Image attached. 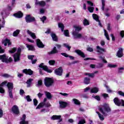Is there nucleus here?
<instances>
[{
	"label": "nucleus",
	"instance_id": "f257e3e1",
	"mask_svg": "<svg viewBox=\"0 0 124 124\" xmlns=\"http://www.w3.org/2000/svg\"><path fill=\"white\" fill-rule=\"evenodd\" d=\"M99 110L101 113H102L104 116H107V114L109 112H111V108L108 104H104L103 105L101 106Z\"/></svg>",
	"mask_w": 124,
	"mask_h": 124
},
{
	"label": "nucleus",
	"instance_id": "f03ea898",
	"mask_svg": "<svg viewBox=\"0 0 124 124\" xmlns=\"http://www.w3.org/2000/svg\"><path fill=\"white\" fill-rule=\"evenodd\" d=\"M54 83V80L51 78H46L45 79V85L46 87H51Z\"/></svg>",
	"mask_w": 124,
	"mask_h": 124
},
{
	"label": "nucleus",
	"instance_id": "7ed1b4c3",
	"mask_svg": "<svg viewBox=\"0 0 124 124\" xmlns=\"http://www.w3.org/2000/svg\"><path fill=\"white\" fill-rule=\"evenodd\" d=\"M21 48L17 49V52L14 55V59L15 62H19L20 61V56L21 55Z\"/></svg>",
	"mask_w": 124,
	"mask_h": 124
},
{
	"label": "nucleus",
	"instance_id": "20e7f679",
	"mask_svg": "<svg viewBox=\"0 0 124 124\" xmlns=\"http://www.w3.org/2000/svg\"><path fill=\"white\" fill-rule=\"evenodd\" d=\"M44 106L45 107H51V104L49 102L47 103H41L38 106L36 107V109H40V108H42Z\"/></svg>",
	"mask_w": 124,
	"mask_h": 124
},
{
	"label": "nucleus",
	"instance_id": "39448f33",
	"mask_svg": "<svg viewBox=\"0 0 124 124\" xmlns=\"http://www.w3.org/2000/svg\"><path fill=\"white\" fill-rule=\"evenodd\" d=\"M39 67H41V68H43V70H45V71H46V72H48V73H52L53 71L52 70H49L48 69V67H47V66L44 65V64L41 63L39 65Z\"/></svg>",
	"mask_w": 124,
	"mask_h": 124
},
{
	"label": "nucleus",
	"instance_id": "423d86ee",
	"mask_svg": "<svg viewBox=\"0 0 124 124\" xmlns=\"http://www.w3.org/2000/svg\"><path fill=\"white\" fill-rule=\"evenodd\" d=\"M113 101L115 105H117V106H122L123 100H120L117 97H116L114 99Z\"/></svg>",
	"mask_w": 124,
	"mask_h": 124
},
{
	"label": "nucleus",
	"instance_id": "0eeeda50",
	"mask_svg": "<svg viewBox=\"0 0 124 124\" xmlns=\"http://www.w3.org/2000/svg\"><path fill=\"white\" fill-rule=\"evenodd\" d=\"M54 73L56 75H58V76H62V68L60 67L59 68L55 69Z\"/></svg>",
	"mask_w": 124,
	"mask_h": 124
},
{
	"label": "nucleus",
	"instance_id": "6e6552de",
	"mask_svg": "<svg viewBox=\"0 0 124 124\" xmlns=\"http://www.w3.org/2000/svg\"><path fill=\"white\" fill-rule=\"evenodd\" d=\"M0 60L2 62H8V57L6 56L5 54L0 55Z\"/></svg>",
	"mask_w": 124,
	"mask_h": 124
},
{
	"label": "nucleus",
	"instance_id": "1a4fd4ad",
	"mask_svg": "<svg viewBox=\"0 0 124 124\" xmlns=\"http://www.w3.org/2000/svg\"><path fill=\"white\" fill-rule=\"evenodd\" d=\"M27 23H31V22H34L35 20L34 17L31 16L30 15H28L25 17Z\"/></svg>",
	"mask_w": 124,
	"mask_h": 124
},
{
	"label": "nucleus",
	"instance_id": "9d476101",
	"mask_svg": "<svg viewBox=\"0 0 124 124\" xmlns=\"http://www.w3.org/2000/svg\"><path fill=\"white\" fill-rule=\"evenodd\" d=\"M59 104H60L59 108H60L61 109H63L65 108L66 106H67V105H68V103L66 102L60 101Z\"/></svg>",
	"mask_w": 124,
	"mask_h": 124
},
{
	"label": "nucleus",
	"instance_id": "9b49d317",
	"mask_svg": "<svg viewBox=\"0 0 124 124\" xmlns=\"http://www.w3.org/2000/svg\"><path fill=\"white\" fill-rule=\"evenodd\" d=\"M93 18L94 19V20H95L96 22H98V25L100 27H102L101 23H100V21H99V17L97 15L93 14Z\"/></svg>",
	"mask_w": 124,
	"mask_h": 124
},
{
	"label": "nucleus",
	"instance_id": "f8f14e48",
	"mask_svg": "<svg viewBox=\"0 0 124 124\" xmlns=\"http://www.w3.org/2000/svg\"><path fill=\"white\" fill-rule=\"evenodd\" d=\"M12 111L13 113H14V114H16V115L19 113V108H18V107L16 105H15L12 108Z\"/></svg>",
	"mask_w": 124,
	"mask_h": 124
},
{
	"label": "nucleus",
	"instance_id": "ddd939ff",
	"mask_svg": "<svg viewBox=\"0 0 124 124\" xmlns=\"http://www.w3.org/2000/svg\"><path fill=\"white\" fill-rule=\"evenodd\" d=\"M72 34L75 38H81L82 34L78 32L73 31Z\"/></svg>",
	"mask_w": 124,
	"mask_h": 124
},
{
	"label": "nucleus",
	"instance_id": "4468645a",
	"mask_svg": "<svg viewBox=\"0 0 124 124\" xmlns=\"http://www.w3.org/2000/svg\"><path fill=\"white\" fill-rule=\"evenodd\" d=\"M36 44L39 48H44V45H43L42 42L39 39L36 40Z\"/></svg>",
	"mask_w": 124,
	"mask_h": 124
},
{
	"label": "nucleus",
	"instance_id": "2eb2a0df",
	"mask_svg": "<svg viewBox=\"0 0 124 124\" xmlns=\"http://www.w3.org/2000/svg\"><path fill=\"white\" fill-rule=\"evenodd\" d=\"M7 84V81H5L3 82L0 85V93H4V89L2 88L4 85Z\"/></svg>",
	"mask_w": 124,
	"mask_h": 124
},
{
	"label": "nucleus",
	"instance_id": "dca6fc26",
	"mask_svg": "<svg viewBox=\"0 0 124 124\" xmlns=\"http://www.w3.org/2000/svg\"><path fill=\"white\" fill-rule=\"evenodd\" d=\"M2 43L4 44V46H7V44L8 46H10V45H11V42H10V40H8L7 39L3 40L2 41Z\"/></svg>",
	"mask_w": 124,
	"mask_h": 124
},
{
	"label": "nucleus",
	"instance_id": "f3484780",
	"mask_svg": "<svg viewBox=\"0 0 124 124\" xmlns=\"http://www.w3.org/2000/svg\"><path fill=\"white\" fill-rule=\"evenodd\" d=\"M23 73H25V74H28V75H32V74L33 73V71H32L30 69H24L23 70Z\"/></svg>",
	"mask_w": 124,
	"mask_h": 124
},
{
	"label": "nucleus",
	"instance_id": "a211bd4d",
	"mask_svg": "<svg viewBox=\"0 0 124 124\" xmlns=\"http://www.w3.org/2000/svg\"><path fill=\"white\" fill-rule=\"evenodd\" d=\"M35 4L36 5H39L40 6H44V5L46 4V3H45V1H39L37 0H36Z\"/></svg>",
	"mask_w": 124,
	"mask_h": 124
},
{
	"label": "nucleus",
	"instance_id": "6ab92c4d",
	"mask_svg": "<svg viewBox=\"0 0 124 124\" xmlns=\"http://www.w3.org/2000/svg\"><path fill=\"white\" fill-rule=\"evenodd\" d=\"M26 115L24 114L21 118V121H20V124H28L29 122L28 121H25L26 120Z\"/></svg>",
	"mask_w": 124,
	"mask_h": 124
},
{
	"label": "nucleus",
	"instance_id": "aec40b11",
	"mask_svg": "<svg viewBox=\"0 0 124 124\" xmlns=\"http://www.w3.org/2000/svg\"><path fill=\"white\" fill-rule=\"evenodd\" d=\"M124 54L123 53V48H120L118 50L117 53V56L118 57V58H122L123 57Z\"/></svg>",
	"mask_w": 124,
	"mask_h": 124
},
{
	"label": "nucleus",
	"instance_id": "412c9836",
	"mask_svg": "<svg viewBox=\"0 0 124 124\" xmlns=\"http://www.w3.org/2000/svg\"><path fill=\"white\" fill-rule=\"evenodd\" d=\"M26 46L28 48L29 51H34V46L33 45L26 44Z\"/></svg>",
	"mask_w": 124,
	"mask_h": 124
},
{
	"label": "nucleus",
	"instance_id": "4be33fe9",
	"mask_svg": "<svg viewBox=\"0 0 124 124\" xmlns=\"http://www.w3.org/2000/svg\"><path fill=\"white\" fill-rule=\"evenodd\" d=\"M27 33L29 34V35H31V37H32L33 39H35V38H36V36H35V34L33 32H32L28 30Z\"/></svg>",
	"mask_w": 124,
	"mask_h": 124
},
{
	"label": "nucleus",
	"instance_id": "5701e85b",
	"mask_svg": "<svg viewBox=\"0 0 124 124\" xmlns=\"http://www.w3.org/2000/svg\"><path fill=\"white\" fill-rule=\"evenodd\" d=\"M7 87L8 89V91H12V90H13V83L8 82L7 84Z\"/></svg>",
	"mask_w": 124,
	"mask_h": 124
},
{
	"label": "nucleus",
	"instance_id": "b1692460",
	"mask_svg": "<svg viewBox=\"0 0 124 124\" xmlns=\"http://www.w3.org/2000/svg\"><path fill=\"white\" fill-rule=\"evenodd\" d=\"M76 53H77L79 56H80V57H82V58H85V56L84 53L82 52L80 50L78 49L75 51Z\"/></svg>",
	"mask_w": 124,
	"mask_h": 124
},
{
	"label": "nucleus",
	"instance_id": "393cba45",
	"mask_svg": "<svg viewBox=\"0 0 124 124\" xmlns=\"http://www.w3.org/2000/svg\"><path fill=\"white\" fill-rule=\"evenodd\" d=\"M14 16L16 18H22V17H23V13L21 12H18V13L15 14Z\"/></svg>",
	"mask_w": 124,
	"mask_h": 124
},
{
	"label": "nucleus",
	"instance_id": "a878e982",
	"mask_svg": "<svg viewBox=\"0 0 124 124\" xmlns=\"http://www.w3.org/2000/svg\"><path fill=\"white\" fill-rule=\"evenodd\" d=\"M33 81V79L32 78H29L27 80L26 82V84H27V88H30L31 86V82Z\"/></svg>",
	"mask_w": 124,
	"mask_h": 124
},
{
	"label": "nucleus",
	"instance_id": "bb28decb",
	"mask_svg": "<svg viewBox=\"0 0 124 124\" xmlns=\"http://www.w3.org/2000/svg\"><path fill=\"white\" fill-rule=\"evenodd\" d=\"M98 91H99L98 88L93 87L91 90V93H98Z\"/></svg>",
	"mask_w": 124,
	"mask_h": 124
},
{
	"label": "nucleus",
	"instance_id": "cd10ccee",
	"mask_svg": "<svg viewBox=\"0 0 124 124\" xmlns=\"http://www.w3.org/2000/svg\"><path fill=\"white\" fill-rule=\"evenodd\" d=\"M57 53H59V51L57 50V48L56 47V46H54L52 50L51 51H50L48 54L49 55H51L52 54H57Z\"/></svg>",
	"mask_w": 124,
	"mask_h": 124
},
{
	"label": "nucleus",
	"instance_id": "c85d7f7f",
	"mask_svg": "<svg viewBox=\"0 0 124 124\" xmlns=\"http://www.w3.org/2000/svg\"><path fill=\"white\" fill-rule=\"evenodd\" d=\"M61 55H62V56H63L65 58L69 57L70 59V60L74 59V57H73V56H69V55H68V54H66V53H62Z\"/></svg>",
	"mask_w": 124,
	"mask_h": 124
},
{
	"label": "nucleus",
	"instance_id": "c756f323",
	"mask_svg": "<svg viewBox=\"0 0 124 124\" xmlns=\"http://www.w3.org/2000/svg\"><path fill=\"white\" fill-rule=\"evenodd\" d=\"M61 118H62L61 115H53L51 117V120H60V122H61L62 121Z\"/></svg>",
	"mask_w": 124,
	"mask_h": 124
},
{
	"label": "nucleus",
	"instance_id": "7c9ffc66",
	"mask_svg": "<svg viewBox=\"0 0 124 124\" xmlns=\"http://www.w3.org/2000/svg\"><path fill=\"white\" fill-rule=\"evenodd\" d=\"M96 73H98V71H96L94 72L93 73H86L85 75H87V76H89V77L93 78L94 77V75L96 74Z\"/></svg>",
	"mask_w": 124,
	"mask_h": 124
},
{
	"label": "nucleus",
	"instance_id": "2f4dec72",
	"mask_svg": "<svg viewBox=\"0 0 124 124\" xmlns=\"http://www.w3.org/2000/svg\"><path fill=\"white\" fill-rule=\"evenodd\" d=\"M45 94L48 99H51L52 98V95H51V93L46 91L45 92Z\"/></svg>",
	"mask_w": 124,
	"mask_h": 124
},
{
	"label": "nucleus",
	"instance_id": "473e14b6",
	"mask_svg": "<svg viewBox=\"0 0 124 124\" xmlns=\"http://www.w3.org/2000/svg\"><path fill=\"white\" fill-rule=\"evenodd\" d=\"M75 30L73 31H75L76 32H78V31H80L82 30V27L80 26H74Z\"/></svg>",
	"mask_w": 124,
	"mask_h": 124
},
{
	"label": "nucleus",
	"instance_id": "72a5a7b5",
	"mask_svg": "<svg viewBox=\"0 0 124 124\" xmlns=\"http://www.w3.org/2000/svg\"><path fill=\"white\" fill-rule=\"evenodd\" d=\"M96 48H97V51L98 52V53H100V54H101L102 52H104V49L100 47V46H97Z\"/></svg>",
	"mask_w": 124,
	"mask_h": 124
},
{
	"label": "nucleus",
	"instance_id": "f704fd0d",
	"mask_svg": "<svg viewBox=\"0 0 124 124\" xmlns=\"http://www.w3.org/2000/svg\"><path fill=\"white\" fill-rule=\"evenodd\" d=\"M51 36L53 40H54V41H57L58 40V38L57 37V36L55 33H51Z\"/></svg>",
	"mask_w": 124,
	"mask_h": 124
},
{
	"label": "nucleus",
	"instance_id": "c9c22d12",
	"mask_svg": "<svg viewBox=\"0 0 124 124\" xmlns=\"http://www.w3.org/2000/svg\"><path fill=\"white\" fill-rule=\"evenodd\" d=\"M104 35L106 37L107 40H110V38H109V35L108 34V32L106 30H104Z\"/></svg>",
	"mask_w": 124,
	"mask_h": 124
},
{
	"label": "nucleus",
	"instance_id": "e433bc0d",
	"mask_svg": "<svg viewBox=\"0 0 124 124\" xmlns=\"http://www.w3.org/2000/svg\"><path fill=\"white\" fill-rule=\"evenodd\" d=\"M73 102H74V104H75L76 105H80V101H79L78 100L74 98L72 100Z\"/></svg>",
	"mask_w": 124,
	"mask_h": 124
},
{
	"label": "nucleus",
	"instance_id": "4c0bfd02",
	"mask_svg": "<svg viewBox=\"0 0 124 124\" xmlns=\"http://www.w3.org/2000/svg\"><path fill=\"white\" fill-rule=\"evenodd\" d=\"M90 78H84V83H85L86 85H88L90 84Z\"/></svg>",
	"mask_w": 124,
	"mask_h": 124
},
{
	"label": "nucleus",
	"instance_id": "58836bf2",
	"mask_svg": "<svg viewBox=\"0 0 124 124\" xmlns=\"http://www.w3.org/2000/svg\"><path fill=\"white\" fill-rule=\"evenodd\" d=\"M58 26L59 28H60V29H61L62 31H63V30H64V26L63 25V24H62V23H60L58 24Z\"/></svg>",
	"mask_w": 124,
	"mask_h": 124
},
{
	"label": "nucleus",
	"instance_id": "ea45409f",
	"mask_svg": "<svg viewBox=\"0 0 124 124\" xmlns=\"http://www.w3.org/2000/svg\"><path fill=\"white\" fill-rule=\"evenodd\" d=\"M83 24L84 26H89L90 25V23L89 22V20H87V19H84L83 22Z\"/></svg>",
	"mask_w": 124,
	"mask_h": 124
},
{
	"label": "nucleus",
	"instance_id": "a19ab883",
	"mask_svg": "<svg viewBox=\"0 0 124 124\" xmlns=\"http://www.w3.org/2000/svg\"><path fill=\"white\" fill-rule=\"evenodd\" d=\"M96 113L97 114H98V117L100 119V120H101V121H103V120H104V117H103V115H101L100 113H99V112H98V111H96Z\"/></svg>",
	"mask_w": 124,
	"mask_h": 124
},
{
	"label": "nucleus",
	"instance_id": "79ce46f5",
	"mask_svg": "<svg viewBox=\"0 0 124 124\" xmlns=\"http://www.w3.org/2000/svg\"><path fill=\"white\" fill-rule=\"evenodd\" d=\"M20 33V30H17L13 33V36H17Z\"/></svg>",
	"mask_w": 124,
	"mask_h": 124
},
{
	"label": "nucleus",
	"instance_id": "37998d69",
	"mask_svg": "<svg viewBox=\"0 0 124 124\" xmlns=\"http://www.w3.org/2000/svg\"><path fill=\"white\" fill-rule=\"evenodd\" d=\"M108 67H109L110 68H115V67H117V65L113 64H108Z\"/></svg>",
	"mask_w": 124,
	"mask_h": 124
},
{
	"label": "nucleus",
	"instance_id": "c03bdc74",
	"mask_svg": "<svg viewBox=\"0 0 124 124\" xmlns=\"http://www.w3.org/2000/svg\"><path fill=\"white\" fill-rule=\"evenodd\" d=\"M88 9L89 12H90L91 13H93V10H94V8L93 7H89L88 8Z\"/></svg>",
	"mask_w": 124,
	"mask_h": 124
},
{
	"label": "nucleus",
	"instance_id": "a18cd8bd",
	"mask_svg": "<svg viewBox=\"0 0 124 124\" xmlns=\"http://www.w3.org/2000/svg\"><path fill=\"white\" fill-rule=\"evenodd\" d=\"M55 63H56V61H55V60H50L48 62V63L49 64H50V65H54Z\"/></svg>",
	"mask_w": 124,
	"mask_h": 124
},
{
	"label": "nucleus",
	"instance_id": "49530a36",
	"mask_svg": "<svg viewBox=\"0 0 124 124\" xmlns=\"http://www.w3.org/2000/svg\"><path fill=\"white\" fill-rule=\"evenodd\" d=\"M105 7V0H102V10H104Z\"/></svg>",
	"mask_w": 124,
	"mask_h": 124
},
{
	"label": "nucleus",
	"instance_id": "de8ad7c7",
	"mask_svg": "<svg viewBox=\"0 0 124 124\" xmlns=\"http://www.w3.org/2000/svg\"><path fill=\"white\" fill-rule=\"evenodd\" d=\"M64 34L65 36L69 37V31H68V30H65L64 31Z\"/></svg>",
	"mask_w": 124,
	"mask_h": 124
},
{
	"label": "nucleus",
	"instance_id": "09e8293b",
	"mask_svg": "<svg viewBox=\"0 0 124 124\" xmlns=\"http://www.w3.org/2000/svg\"><path fill=\"white\" fill-rule=\"evenodd\" d=\"M99 58L102 60V61H103V62H104L105 63H107V61H106L105 59V58L103 56H100Z\"/></svg>",
	"mask_w": 124,
	"mask_h": 124
},
{
	"label": "nucleus",
	"instance_id": "8fccbe9b",
	"mask_svg": "<svg viewBox=\"0 0 124 124\" xmlns=\"http://www.w3.org/2000/svg\"><path fill=\"white\" fill-rule=\"evenodd\" d=\"M9 95L10 98H13V94H12V90L8 91Z\"/></svg>",
	"mask_w": 124,
	"mask_h": 124
},
{
	"label": "nucleus",
	"instance_id": "3c124183",
	"mask_svg": "<svg viewBox=\"0 0 124 124\" xmlns=\"http://www.w3.org/2000/svg\"><path fill=\"white\" fill-rule=\"evenodd\" d=\"M26 99L28 102H30L31 101V96H30V95L26 96Z\"/></svg>",
	"mask_w": 124,
	"mask_h": 124
},
{
	"label": "nucleus",
	"instance_id": "603ef678",
	"mask_svg": "<svg viewBox=\"0 0 124 124\" xmlns=\"http://www.w3.org/2000/svg\"><path fill=\"white\" fill-rule=\"evenodd\" d=\"M63 46H64V47H66V48H67V49L69 50H70V48H71V47H70L69 46V45L67 44H63Z\"/></svg>",
	"mask_w": 124,
	"mask_h": 124
},
{
	"label": "nucleus",
	"instance_id": "864d4df0",
	"mask_svg": "<svg viewBox=\"0 0 124 124\" xmlns=\"http://www.w3.org/2000/svg\"><path fill=\"white\" fill-rule=\"evenodd\" d=\"M16 50H17V48L14 47V48H13L11 50H9V53H15V52H16Z\"/></svg>",
	"mask_w": 124,
	"mask_h": 124
},
{
	"label": "nucleus",
	"instance_id": "5fc2aeb1",
	"mask_svg": "<svg viewBox=\"0 0 124 124\" xmlns=\"http://www.w3.org/2000/svg\"><path fill=\"white\" fill-rule=\"evenodd\" d=\"M86 124V121L84 119H82L79 121L78 122V124Z\"/></svg>",
	"mask_w": 124,
	"mask_h": 124
},
{
	"label": "nucleus",
	"instance_id": "6e6d98bb",
	"mask_svg": "<svg viewBox=\"0 0 124 124\" xmlns=\"http://www.w3.org/2000/svg\"><path fill=\"white\" fill-rule=\"evenodd\" d=\"M93 97L95 98V99H96V100H98V101L100 100V97H99V96L98 95L93 96Z\"/></svg>",
	"mask_w": 124,
	"mask_h": 124
},
{
	"label": "nucleus",
	"instance_id": "4d7b16f0",
	"mask_svg": "<svg viewBox=\"0 0 124 124\" xmlns=\"http://www.w3.org/2000/svg\"><path fill=\"white\" fill-rule=\"evenodd\" d=\"M33 103L35 106H37V104L38 103V102L37 101V100H36V99H33Z\"/></svg>",
	"mask_w": 124,
	"mask_h": 124
},
{
	"label": "nucleus",
	"instance_id": "13d9d810",
	"mask_svg": "<svg viewBox=\"0 0 124 124\" xmlns=\"http://www.w3.org/2000/svg\"><path fill=\"white\" fill-rule=\"evenodd\" d=\"M28 58L29 60H31V61H32V60L33 59V58H34V56H33V55H29L28 56Z\"/></svg>",
	"mask_w": 124,
	"mask_h": 124
},
{
	"label": "nucleus",
	"instance_id": "bf43d9fd",
	"mask_svg": "<svg viewBox=\"0 0 124 124\" xmlns=\"http://www.w3.org/2000/svg\"><path fill=\"white\" fill-rule=\"evenodd\" d=\"M41 85H42V80H39L38 81L37 87H40V86H41Z\"/></svg>",
	"mask_w": 124,
	"mask_h": 124
},
{
	"label": "nucleus",
	"instance_id": "052dcab7",
	"mask_svg": "<svg viewBox=\"0 0 124 124\" xmlns=\"http://www.w3.org/2000/svg\"><path fill=\"white\" fill-rule=\"evenodd\" d=\"M3 20L2 22V25H1V26L2 28H4V25H5V20H4V18H3Z\"/></svg>",
	"mask_w": 124,
	"mask_h": 124
},
{
	"label": "nucleus",
	"instance_id": "680f3d73",
	"mask_svg": "<svg viewBox=\"0 0 124 124\" xmlns=\"http://www.w3.org/2000/svg\"><path fill=\"white\" fill-rule=\"evenodd\" d=\"M103 66V63H99L97 65L98 68H101Z\"/></svg>",
	"mask_w": 124,
	"mask_h": 124
},
{
	"label": "nucleus",
	"instance_id": "e2e57ef3",
	"mask_svg": "<svg viewBox=\"0 0 124 124\" xmlns=\"http://www.w3.org/2000/svg\"><path fill=\"white\" fill-rule=\"evenodd\" d=\"M40 19H41V21H42V22H43V23H44V21H45V20H46V16H44L42 18H40Z\"/></svg>",
	"mask_w": 124,
	"mask_h": 124
},
{
	"label": "nucleus",
	"instance_id": "0e129e2a",
	"mask_svg": "<svg viewBox=\"0 0 124 124\" xmlns=\"http://www.w3.org/2000/svg\"><path fill=\"white\" fill-rule=\"evenodd\" d=\"M120 34L121 37L123 38L124 37V31H121Z\"/></svg>",
	"mask_w": 124,
	"mask_h": 124
},
{
	"label": "nucleus",
	"instance_id": "69168bd1",
	"mask_svg": "<svg viewBox=\"0 0 124 124\" xmlns=\"http://www.w3.org/2000/svg\"><path fill=\"white\" fill-rule=\"evenodd\" d=\"M118 94L120 95H121L122 96H124V93H123L122 91H119L118 92Z\"/></svg>",
	"mask_w": 124,
	"mask_h": 124
},
{
	"label": "nucleus",
	"instance_id": "338daca9",
	"mask_svg": "<svg viewBox=\"0 0 124 124\" xmlns=\"http://www.w3.org/2000/svg\"><path fill=\"white\" fill-rule=\"evenodd\" d=\"M44 95L43 93H38L37 95L38 97H39V98H41V97H42V96Z\"/></svg>",
	"mask_w": 124,
	"mask_h": 124
},
{
	"label": "nucleus",
	"instance_id": "774afa93",
	"mask_svg": "<svg viewBox=\"0 0 124 124\" xmlns=\"http://www.w3.org/2000/svg\"><path fill=\"white\" fill-rule=\"evenodd\" d=\"M45 12V9H41L40 10V14H43Z\"/></svg>",
	"mask_w": 124,
	"mask_h": 124
}]
</instances>
